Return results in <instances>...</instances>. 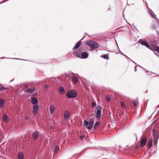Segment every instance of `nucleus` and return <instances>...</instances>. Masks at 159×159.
Listing matches in <instances>:
<instances>
[{
    "mask_svg": "<svg viewBox=\"0 0 159 159\" xmlns=\"http://www.w3.org/2000/svg\"><path fill=\"white\" fill-rule=\"evenodd\" d=\"M83 49L82 47H80L76 50L75 49L73 50V51L72 53V56L74 57H80Z\"/></svg>",
    "mask_w": 159,
    "mask_h": 159,
    "instance_id": "1",
    "label": "nucleus"
},
{
    "mask_svg": "<svg viewBox=\"0 0 159 159\" xmlns=\"http://www.w3.org/2000/svg\"><path fill=\"white\" fill-rule=\"evenodd\" d=\"M86 44L90 46L92 49L97 48L99 47L98 43L95 41L88 42Z\"/></svg>",
    "mask_w": 159,
    "mask_h": 159,
    "instance_id": "2",
    "label": "nucleus"
},
{
    "mask_svg": "<svg viewBox=\"0 0 159 159\" xmlns=\"http://www.w3.org/2000/svg\"><path fill=\"white\" fill-rule=\"evenodd\" d=\"M67 98H73L77 96V93L75 90H70L68 91L66 93Z\"/></svg>",
    "mask_w": 159,
    "mask_h": 159,
    "instance_id": "3",
    "label": "nucleus"
},
{
    "mask_svg": "<svg viewBox=\"0 0 159 159\" xmlns=\"http://www.w3.org/2000/svg\"><path fill=\"white\" fill-rule=\"evenodd\" d=\"M96 109L97 110L96 116L98 119H99L101 116V111L102 107L101 106L98 105L96 107Z\"/></svg>",
    "mask_w": 159,
    "mask_h": 159,
    "instance_id": "4",
    "label": "nucleus"
},
{
    "mask_svg": "<svg viewBox=\"0 0 159 159\" xmlns=\"http://www.w3.org/2000/svg\"><path fill=\"white\" fill-rule=\"evenodd\" d=\"M159 135L158 131L154 129L153 131V136L154 137V139L157 140V139H158Z\"/></svg>",
    "mask_w": 159,
    "mask_h": 159,
    "instance_id": "5",
    "label": "nucleus"
},
{
    "mask_svg": "<svg viewBox=\"0 0 159 159\" xmlns=\"http://www.w3.org/2000/svg\"><path fill=\"white\" fill-rule=\"evenodd\" d=\"M140 140V146L141 147H143L146 145L147 141V139L144 137H142L141 139Z\"/></svg>",
    "mask_w": 159,
    "mask_h": 159,
    "instance_id": "6",
    "label": "nucleus"
},
{
    "mask_svg": "<svg viewBox=\"0 0 159 159\" xmlns=\"http://www.w3.org/2000/svg\"><path fill=\"white\" fill-rule=\"evenodd\" d=\"M39 106L38 105H34L33 107V112L34 114L37 113L39 110Z\"/></svg>",
    "mask_w": 159,
    "mask_h": 159,
    "instance_id": "7",
    "label": "nucleus"
},
{
    "mask_svg": "<svg viewBox=\"0 0 159 159\" xmlns=\"http://www.w3.org/2000/svg\"><path fill=\"white\" fill-rule=\"evenodd\" d=\"M31 102L34 105H37L38 103V100L37 98L34 97L31 98Z\"/></svg>",
    "mask_w": 159,
    "mask_h": 159,
    "instance_id": "8",
    "label": "nucleus"
},
{
    "mask_svg": "<svg viewBox=\"0 0 159 159\" xmlns=\"http://www.w3.org/2000/svg\"><path fill=\"white\" fill-rule=\"evenodd\" d=\"M39 134V132L37 130H35L33 133V136L34 139L36 140L38 138Z\"/></svg>",
    "mask_w": 159,
    "mask_h": 159,
    "instance_id": "9",
    "label": "nucleus"
},
{
    "mask_svg": "<svg viewBox=\"0 0 159 159\" xmlns=\"http://www.w3.org/2000/svg\"><path fill=\"white\" fill-rule=\"evenodd\" d=\"M81 44V40L77 42L75 44V46L73 48V50H74L75 49H77L80 46Z\"/></svg>",
    "mask_w": 159,
    "mask_h": 159,
    "instance_id": "10",
    "label": "nucleus"
},
{
    "mask_svg": "<svg viewBox=\"0 0 159 159\" xmlns=\"http://www.w3.org/2000/svg\"><path fill=\"white\" fill-rule=\"evenodd\" d=\"M94 123V120H92L91 121L89 122V126H87V129H91Z\"/></svg>",
    "mask_w": 159,
    "mask_h": 159,
    "instance_id": "11",
    "label": "nucleus"
},
{
    "mask_svg": "<svg viewBox=\"0 0 159 159\" xmlns=\"http://www.w3.org/2000/svg\"><path fill=\"white\" fill-rule=\"evenodd\" d=\"M139 42L142 45L145 46L147 47L148 46V44L147 42L145 41L140 40L139 41Z\"/></svg>",
    "mask_w": 159,
    "mask_h": 159,
    "instance_id": "12",
    "label": "nucleus"
},
{
    "mask_svg": "<svg viewBox=\"0 0 159 159\" xmlns=\"http://www.w3.org/2000/svg\"><path fill=\"white\" fill-rule=\"evenodd\" d=\"M70 113L68 111L65 112L64 114V118L65 119L67 120L70 117Z\"/></svg>",
    "mask_w": 159,
    "mask_h": 159,
    "instance_id": "13",
    "label": "nucleus"
},
{
    "mask_svg": "<svg viewBox=\"0 0 159 159\" xmlns=\"http://www.w3.org/2000/svg\"><path fill=\"white\" fill-rule=\"evenodd\" d=\"M35 90V88H29L27 89L26 90V92L28 93H32Z\"/></svg>",
    "mask_w": 159,
    "mask_h": 159,
    "instance_id": "14",
    "label": "nucleus"
},
{
    "mask_svg": "<svg viewBox=\"0 0 159 159\" xmlns=\"http://www.w3.org/2000/svg\"><path fill=\"white\" fill-rule=\"evenodd\" d=\"M55 110V107L54 105H52L50 106V113L51 114H52L53 113L54 111Z\"/></svg>",
    "mask_w": 159,
    "mask_h": 159,
    "instance_id": "15",
    "label": "nucleus"
},
{
    "mask_svg": "<svg viewBox=\"0 0 159 159\" xmlns=\"http://www.w3.org/2000/svg\"><path fill=\"white\" fill-rule=\"evenodd\" d=\"M82 57L84 59L87 58L88 57V54L86 52H83L82 54Z\"/></svg>",
    "mask_w": 159,
    "mask_h": 159,
    "instance_id": "16",
    "label": "nucleus"
},
{
    "mask_svg": "<svg viewBox=\"0 0 159 159\" xmlns=\"http://www.w3.org/2000/svg\"><path fill=\"white\" fill-rule=\"evenodd\" d=\"M3 119L5 122H7L8 121L9 118L7 115L4 114L3 116Z\"/></svg>",
    "mask_w": 159,
    "mask_h": 159,
    "instance_id": "17",
    "label": "nucleus"
},
{
    "mask_svg": "<svg viewBox=\"0 0 159 159\" xmlns=\"http://www.w3.org/2000/svg\"><path fill=\"white\" fill-rule=\"evenodd\" d=\"M152 144V139H150L148 141V149H150L151 147Z\"/></svg>",
    "mask_w": 159,
    "mask_h": 159,
    "instance_id": "18",
    "label": "nucleus"
},
{
    "mask_svg": "<svg viewBox=\"0 0 159 159\" xmlns=\"http://www.w3.org/2000/svg\"><path fill=\"white\" fill-rule=\"evenodd\" d=\"M59 91L60 94H63L65 92L64 88L63 87H61L59 88Z\"/></svg>",
    "mask_w": 159,
    "mask_h": 159,
    "instance_id": "19",
    "label": "nucleus"
},
{
    "mask_svg": "<svg viewBox=\"0 0 159 159\" xmlns=\"http://www.w3.org/2000/svg\"><path fill=\"white\" fill-rule=\"evenodd\" d=\"M72 80L75 83H77L78 82L77 78L76 76H72Z\"/></svg>",
    "mask_w": 159,
    "mask_h": 159,
    "instance_id": "20",
    "label": "nucleus"
},
{
    "mask_svg": "<svg viewBox=\"0 0 159 159\" xmlns=\"http://www.w3.org/2000/svg\"><path fill=\"white\" fill-rule=\"evenodd\" d=\"M4 100L3 99H0V108L4 106Z\"/></svg>",
    "mask_w": 159,
    "mask_h": 159,
    "instance_id": "21",
    "label": "nucleus"
},
{
    "mask_svg": "<svg viewBox=\"0 0 159 159\" xmlns=\"http://www.w3.org/2000/svg\"><path fill=\"white\" fill-rule=\"evenodd\" d=\"M24 156L21 153H19L18 154V159H23Z\"/></svg>",
    "mask_w": 159,
    "mask_h": 159,
    "instance_id": "22",
    "label": "nucleus"
},
{
    "mask_svg": "<svg viewBox=\"0 0 159 159\" xmlns=\"http://www.w3.org/2000/svg\"><path fill=\"white\" fill-rule=\"evenodd\" d=\"M155 46V45H148V47H147V48H149V49H150L151 50L154 51V49Z\"/></svg>",
    "mask_w": 159,
    "mask_h": 159,
    "instance_id": "23",
    "label": "nucleus"
},
{
    "mask_svg": "<svg viewBox=\"0 0 159 159\" xmlns=\"http://www.w3.org/2000/svg\"><path fill=\"white\" fill-rule=\"evenodd\" d=\"M84 126H86L87 128V126L89 125V122L88 121L85 120L84 121Z\"/></svg>",
    "mask_w": 159,
    "mask_h": 159,
    "instance_id": "24",
    "label": "nucleus"
},
{
    "mask_svg": "<svg viewBox=\"0 0 159 159\" xmlns=\"http://www.w3.org/2000/svg\"><path fill=\"white\" fill-rule=\"evenodd\" d=\"M154 50L157 51L159 53V47L155 45L154 49Z\"/></svg>",
    "mask_w": 159,
    "mask_h": 159,
    "instance_id": "25",
    "label": "nucleus"
},
{
    "mask_svg": "<svg viewBox=\"0 0 159 159\" xmlns=\"http://www.w3.org/2000/svg\"><path fill=\"white\" fill-rule=\"evenodd\" d=\"M6 58L7 59H16V60H24L21 59H18L17 58H6L5 57H1L0 58Z\"/></svg>",
    "mask_w": 159,
    "mask_h": 159,
    "instance_id": "26",
    "label": "nucleus"
},
{
    "mask_svg": "<svg viewBox=\"0 0 159 159\" xmlns=\"http://www.w3.org/2000/svg\"><path fill=\"white\" fill-rule=\"evenodd\" d=\"M103 57L105 59H109L108 55L107 54H104L103 55Z\"/></svg>",
    "mask_w": 159,
    "mask_h": 159,
    "instance_id": "27",
    "label": "nucleus"
},
{
    "mask_svg": "<svg viewBox=\"0 0 159 159\" xmlns=\"http://www.w3.org/2000/svg\"><path fill=\"white\" fill-rule=\"evenodd\" d=\"M54 150L55 152H57L58 151L60 150V148L59 147L56 146L55 147Z\"/></svg>",
    "mask_w": 159,
    "mask_h": 159,
    "instance_id": "28",
    "label": "nucleus"
},
{
    "mask_svg": "<svg viewBox=\"0 0 159 159\" xmlns=\"http://www.w3.org/2000/svg\"><path fill=\"white\" fill-rule=\"evenodd\" d=\"M99 124V122L98 121H97L96 122L94 126V129H96V127H98V125Z\"/></svg>",
    "mask_w": 159,
    "mask_h": 159,
    "instance_id": "29",
    "label": "nucleus"
},
{
    "mask_svg": "<svg viewBox=\"0 0 159 159\" xmlns=\"http://www.w3.org/2000/svg\"><path fill=\"white\" fill-rule=\"evenodd\" d=\"M7 89L6 88L3 86L0 88V92H2L5 90Z\"/></svg>",
    "mask_w": 159,
    "mask_h": 159,
    "instance_id": "30",
    "label": "nucleus"
},
{
    "mask_svg": "<svg viewBox=\"0 0 159 159\" xmlns=\"http://www.w3.org/2000/svg\"><path fill=\"white\" fill-rule=\"evenodd\" d=\"M120 105L122 107L124 108L125 107V105L123 101L120 102Z\"/></svg>",
    "mask_w": 159,
    "mask_h": 159,
    "instance_id": "31",
    "label": "nucleus"
},
{
    "mask_svg": "<svg viewBox=\"0 0 159 159\" xmlns=\"http://www.w3.org/2000/svg\"><path fill=\"white\" fill-rule=\"evenodd\" d=\"M158 139H157V140H156L155 139L154 140V141H153V144L154 145H157V141H158Z\"/></svg>",
    "mask_w": 159,
    "mask_h": 159,
    "instance_id": "32",
    "label": "nucleus"
},
{
    "mask_svg": "<svg viewBox=\"0 0 159 159\" xmlns=\"http://www.w3.org/2000/svg\"><path fill=\"white\" fill-rule=\"evenodd\" d=\"M91 105L93 107H95L96 106V102H92L91 103Z\"/></svg>",
    "mask_w": 159,
    "mask_h": 159,
    "instance_id": "33",
    "label": "nucleus"
},
{
    "mask_svg": "<svg viewBox=\"0 0 159 159\" xmlns=\"http://www.w3.org/2000/svg\"><path fill=\"white\" fill-rule=\"evenodd\" d=\"M133 103L134 107H136L137 105V102L134 101H133Z\"/></svg>",
    "mask_w": 159,
    "mask_h": 159,
    "instance_id": "34",
    "label": "nucleus"
},
{
    "mask_svg": "<svg viewBox=\"0 0 159 159\" xmlns=\"http://www.w3.org/2000/svg\"><path fill=\"white\" fill-rule=\"evenodd\" d=\"M106 99L107 100V101H109L110 100V98L109 97H106Z\"/></svg>",
    "mask_w": 159,
    "mask_h": 159,
    "instance_id": "35",
    "label": "nucleus"
},
{
    "mask_svg": "<svg viewBox=\"0 0 159 159\" xmlns=\"http://www.w3.org/2000/svg\"><path fill=\"white\" fill-rule=\"evenodd\" d=\"M139 147L140 146L139 145H138L136 146L135 148H136V150H137V149H138Z\"/></svg>",
    "mask_w": 159,
    "mask_h": 159,
    "instance_id": "36",
    "label": "nucleus"
},
{
    "mask_svg": "<svg viewBox=\"0 0 159 159\" xmlns=\"http://www.w3.org/2000/svg\"><path fill=\"white\" fill-rule=\"evenodd\" d=\"M66 77L67 79H69V75H68L66 74Z\"/></svg>",
    "mask_w": 159,
    "mask_h": 159,
    "instance_id": "37",
    "label": "nucleus"
},
{
    "mask_svg": "<svg viewBox=\"0 0 159 159\" xmlns=\"http://www.w3.org/2000/svg\"><path fill=\"white\" fill-rule=\"evenodd\" d=\"M150 16H151L152 17H153V15L152 14V13H151V12H150Z\"/></svg>",
    "mask_w": 159,
    "mask_h": 159,
    "instance_id": "38",
    "label": "nucleus"
},
{
    "mask_svg": "<svg viewBox=\"0 0 159 159\" xmlns=\"http://www.w3.org/2000/svg\"><path fill=\"white\" fill-rule=\"evenodd\" d=\"M137 66H136L135 67V70H134V71H136L137 70Z\"/></svg>",
    "mask_w": 159,
    "mask_h": 159,
    "instance_id": "39",
    "label": "nucleus"
},
{
    "mask_svg": "<svg viewBox=\"0 0 159 159\" xmlns=\"http://www.w3.org/2000/svg\"><path fill=\"white\" fill-rule=\"evenodd\" d=\"M119 52H120V53L122 55H124H124H125V54H123V53L121 52H120V51H119Z\"/></svg>",
    "mask_w": 159,
    "mask_h": 159,
    "instance_id": "40",
    "label": "nucleus"
},
{
    "mask_svg": "<svg viewBox=\"0 0 159 159\" xmlns=\"http://www.w3.org/2000/svg\"><path fill=\"white\" fill-rule=\"evenodd\" d=\"M29 117H28V116H27V117H26L25 118V119L26 120H28L29 119Z\"/></svg>",
    "mask_w": 159,
    "mask_h": 159,
    "instance_id": "41",
    "label": "nucleus"
},
{
    "mask_svg": "<svg viewBox=\"0 0 159 159\" xmlns=\"http://www.w3.org/2000/svg\"><path fill=\"white\" fill-rule=\"evenodd\" d=\"M138 66H140V67H141V68H142L143 69H144V70H145V68H143V67H142V66H139V65H138Z\"/></svg>",
    "mask_w": 159,
    "mask_h": 159,
    "instance_id": "42",
    "label": "nucleus"
},
{
    "mask_svg": "<svg viewBox=\"0 0 159 159\" xmlns=\"http://www.w3.org/2000/svg\"><path fill=\"white\" fill-rule=\"evenodd\" d=\"M28 87V85H27V84H26V85H25V88H27V87Z\"/></svg>",
    "mask_w": 159,
    "mask_h": 159,
    "instance_id": "43",
    "label": "nucleus"
},
{
    "mask_svg": "<svg viewBox=\"0 0 159 159\" xmlns=\"http://www.w3.org/2000/svg\"><path fill=\"white\" fill-rule=\"evenodd\" d=\"M124 56L126 57L127 58H129V57H127V56H126V55H125Z\"/></svg>",
    "mask_w": 159,
    "mask_h": 159,
    "instance_id": "44",
    "label": "nucleus"
},
{
    "mask_svg": "<svg viewBox=\"0 0 159 159\" xmlns=\"http://www.w3.org/2000/svg\"><path fill=\"white\" fill-rule=\"evenodd\" d=\"M132 61H133L134 63V64H137V63L136 62H135L134 61H133L132 60Z\"/></svg>",
    "mask_w": 159,
    "mask_h": 159,
    "instance_id": "45",
    "label": "nucleus"
},
{
    "mask_svg": "<svg viewBox=\"0 0 159 159\" xmlns=\"http://www.w3.org/2000/svg\"><path fill=\"white\" fill-rule=\"evenodd\" d=\"M4 2V1H3L2 2H0V4L2 3V2Z\"/></svg>",
    "mask_w": 159,
    "mask_h": 159,
    "instance_id": "46",
    "label": "nucleus"
},
{
    "mask_svg": "<svg viewBox=\"0 0 159 159\" xmlns=\"http://www.w3.org/2000/svg\"><path fill=\"white\" fill-rule=\"evenodd\" d=\"M156 19L157 20H157H158V19L156 17Z\"/></svg>",
    "mask_w": 159,
    "mask_h": 159,
    "instance_id": "47",
    "label": "nucleus"
},
{
    "mask_svg": "<svg viewBox=\"0 0 159 159\" xmlns=\"http://www.w3.org/2000/svg\"><path fill=\"white\" fill-rule=\"evenodd\" d=\"M13 81V80H10V82H11L12 81Z\"/></svg>",
    "mask_w": 159,
    "mask_h": 159,
    "instance_id": "48",
    "label": "nucleus"
},
{
    "mask_svg": "<svg viewBox=\"0 0 159 159\" xmlns=\"http://www.w3.org/2000/svg\"><path fill=\"white\" fill-rule=\"evenodd\" d=\"M111 9V8H109V9H108V10H110Z\"/></svg>",
    "mask_w": 159,
    "mask_h": 159,
    "instance_id": "49",
    "label": "nucleus"
},
{
    "mask_svg": "<svg viewBox=\"0 0 159 159\" xmlns=\"http://www.w3.org/2000/svg\"><path fill=\"white\" fill-rule=\"evenodd\" d=\"M157 23H158V25H159V21H157Z\"/></svg>",
    "mask_w": 159,
    "mask_h": 159,
    "instance_id": "50",
    "label": "nucleus"
},
{
    "mask_svg": "<svg viewBox=\"0 0 159 159\" xmlns=\"http://www.w3.org/2000/svg\"><path fill=\"white\" fill-rule=\"evenodd\" d=\"M123 16H124V18L125 16H124V15H123Z\"/></svg>",
    "mask_w": 159,
    "mask_h": 159,
    "instance_id": "51",
    "label": "nucleus"
},
{
    "mask_svg": "<svg viewBox=\"0 0 159 159\" xmlns=\"http://www.w3.org/2000/svg\"><path fill=\"white\" fill-rule=\"evenodd\" d=\"M45 88H46L47 87V85H45Z\"/></svg>",
    "mask_w": 159,
    "mask_h": 159,
    "instance_id": "52",
    "label": "nucleus"
},
{
    "mask_svg": "<svg viewBox=\"0 0 159 159\" xmlns=\"http://www.w3.org/2000/svg\"><path fill=\"white\" fill-rule=\"evenodd\" d=\"M147 92H148V90H147L146 91V93Z\"/></svg>",
    "mask_w": 159,
    "mask_h": 159,
    "instance_id": "53",
    "label": "nucleus"
},
{
    "mask_svg": "<svg viewBox=\"0 0 159 159\" xmlns=\"http://www.w3.org/2000/svg\"><path fill=\"white\" fill-rule=\"evenodd\" d=\"M146 72H148V71L147 70H146Z\"/></svg>",
    "mask_w": 159,
    "mask_h": 159,
    "instance_id": "54",
    "label": "nucleus"
}]
</instances>
